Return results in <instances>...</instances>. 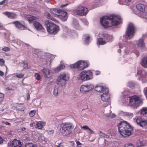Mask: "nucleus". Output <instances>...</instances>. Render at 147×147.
Masks as SVG:
<instances>
[{"label": "nucleus", "mask_w": 147, "mask_h": 147, "mask_svg": "<svg viewBox=\"0 0 147 147\" xmlns=\"http://www.w3.org/2000/svg\"><path fill=\"white\" fill-rule=\"evenodd\" d=\"M10 50V49L8 47H5L3 48L2 49V50L3 51H4L5 52L8 51H9Z\"/></svg>", "instance_id": "47"}, {"label": "nucleus", "mask_w": 147, "mask_h": 147, "mask_svg": "<svg viewBox=\"0 0 147 147\" xmlns=\"http://www.w3.org/2000/svg\"><path fill=\"white\" fill-rule=\"evenodd\" d=\"M144 93L145 94L147 98V87L145 88L144 90Z\"/></svg>", "instance_id": "55"}, {"label": "nucleus", "mask_w": 147, "mask_h": 147, "mask_svg": "<svg viewBox=\"0 0 147 147\" xmlns=\"http://www.w3.org/2000/svg\"><path fill=\"white\" fill-rule=\"evenodd\" d=\"M67 14L66 11L60 9L57 17H59L62 21H65L67 18Z\"/></svg>", "instance_id": "17"}, {"label": "nucleus", "mask_w": 147, "mask_h": 147, "mask_svg": "<svg viewBox=\"0 0 147 147\" xmlns=\"http://www.w3.org/2000/svg\"><path fill=\"white\" fill-rule=\"evenodd\" d=\"M34 25L38 30H41L44 31L45 30L42 27V25L39 22L35 21L34 23Z\"/></svg>", "instance_id": "21"}, {"label": "nucleus", "mask_w": 147, "mask_h": 147, "mask_svg": "<svg viewBox=\"0 0 147 147\" xmlns=\"http://www.w3.org/2000/svg\"><path fill=\"white\" fill-rule=\"evenodd\" d=\"M26 18H27L30 22H32L33 20H36V17L31 15H27Z\"/></svg>", "instance_id": "28"}, {"label": "nucleus", "mask_w": 147, "mask_h": 147, "mask_svg": "<svg viewBox=\"0 0 147 147\" xmlns=\"http://www.w3.org/2000/svg\"><path fill=\"white\" fill-rule=\"evenodd\" d=\"M45 17L49 19H51L55 21H56L55 19L53 18L52 17L50 14L48 12H47L45 13Z\"/></svg>", "instance_id": "30"}, {"label": "nucleus", "mask_w": 147, "mask_h": 147, "mask_svg": "<svg viewBox=\"0 0 147 147\" xmlns=\"http://www.w3.org/2000/svg\"><path fill=\"white\" fill-rule=\"evenodd\" d=\"M41 71L42 73L43 76L45 78L48 79L52 77V73L50 69L44 68Z\"/></svg>", "instance_id": "15"}, {"label": "nucleus", "mask_w": 147, "mask_h": 147, "mask_svg": "<svg viewBox=\"0 0 147 147\" xmlns=\"http://www.w3.org/2000/svg\"><path fill=\"white\" fill-rule=\"evenodd\" d=\"M7 0H4L3 1L0 2V5H3V4L5 3L6 2V4L7 3Z\"/></svg>", "instance_id": "51"}, {"label": "nucleus", "mask_w": 147, "mask_h": 147, "mask_svg": "<svg viewBox=\"0 0 147 147\" xmlns=\"http://www.w3.org/2000/svg\"><path fill=\"white\" fill-rule=\"evenodd\" d=\"M118 128L119 133L124 137H129L133 133L132 128L125 122H121L118 125Z\"/></svg>", "instance_id": "2"}, {"label": "nucleus", "mask_w": 147, "mask_h": 147, "mask_svg": "<svg viewBox=\"0 0 147 147\" xmlns=\"http://www.w3.org/2000/svg\"><path fill=\"white\" fill-rule=\"evenodd\" d=\"M4 94H3L0 92V101H2L3 99Z\"/></svg>", "instance_id": "48"}, {"label": "nucleus", "mask_w": 147, "mask_h": 147, "mask_svg": "<svg viewBox=\"0 0 147 147\" xmlns=\"http://www.w3.org/2000/svg\"><path fill=\"white\" fill-rule=\"evenodd\" d=\"M3 13L10 19H16L17 17V15L13 12H11L9 11H5L3 12Z\"/></svg>", "instance_id": "20"}, {"label": "nucleus", "mask_w": 147, "mask_h": 147, "mask_svg": "<svg viewBox=\"0 0 147 147\" xmlns=\"http://www.w3.org/2000/svg\"><path fill=\"white\" fill-rule=\"evenodd\" d=\"M38 139L40 140L43 142V141H45V138L43 136L40 135L39 136Z\"/></svg>", "instance_id": "44"}, {"label": "nucleus", "mask_w": 147, "mask_h": 147, "mask_svg": "<svg viewBox=\"0 0 147 147\" xmlns=\"http://www.w3.org/2000/svg\"><path fill=\"white\" fill-rule=\"evenodd\" d=\"M93 89V86L91 84H85L82 85L80 88V92L83 94H86L90 91Z\"/></svg>", "instance_id": "12"}, {"label": "nucleus", "mask_w": 147, "mask_h": 147, "mask_svg": "<svg viewBox=\"0 0 147 147\" xmlns=\"http://www.w3.org/2000/svg\"><path fill=\"white\" fill-rule=\"evenodd\" d=\"M141 64L144 67L147 68V56L142 59Z\"/></svg>", "instance_id": "27"}, {"label": "nucleus", "mask_w": 147, "mask_h": 147, "mask_svg": "<svg viewBox=\"0 0 147 147\" xmlns=\"http://www.w3.org/2000/svg\"><path fill=\"white\" fill-rule=\"evenodd\" d=\"M131 0H125V2L123 3V4L125 5H127L128 3L130 2Z\"/></svg>", "instance_id": "56"}, {"label": "nucleus", "mask_w": 147, "mask_h": 147, "mask_svg": "<svg viewBox=\"0 0 147 147\" xmlns=\"http://www.w3.org/2000/svg\"><path fill=\"white\" fill-rule=\"evenodd\" d=\"M95 90L99 93L109 92V90L107 87L101 86H96L95 88Z\"/></svg>", "instance_id": "18"}, {"label": "nucleus", "mask_w": 147, "mask_h": 147, "mask_svg": "<svg viewBox=\"0 0 147 147\" xmlns=\"http://www.w3.org/2000/svg\"><path fill=\"white\" fill-rule=\"evenodd\" d=\"M68 5V3H67V4H66L65 5H61L60 6V7H61V8L64 7H66V6H67Z\"/></svg>", "instance_id": "59"}, {"label": "nucleus", "mask_w": 147, "mask_h": 147, "mask_svg": "<svg viewBox=\"0 0 147 147\" xmlns=\"http://www.w3.org/2000/svg\"><path fill=\"white\" fill-rule=\"evenodd\" d=\"M92 74L90 70L84 71L78 75V80L84 81L92 79Z\"/></svg>", "instance_id": "5"}, {"label": "nucleus", "mask_w": 147, "mask_h": 147, "mask_svg": "<svg viewBox=\"0 0 147 147\" xmlns=\"http://www.w3.org/2000/svg\"><path fill=\"white\" fill-rule=\"evenodd\" d=\"M4 73L2 71L0 70V76H3L4 75Z\"/></svg>", "instance_id": "61"}, {"label": "nucleus", "mask_w": 147, "mask_h": 147, "mask_svg": "<svg viewBox=\"0 0 147 147\" xmlns=\"http://www.w3.org/2000/svg\"><path fill=\"white\" fill-rule=\"evenodd\" d=\"M136 30L134 24L131 23H129L126 32L127 38L129 39L132 38L134 35Z\"/></svg>", "instance_id": "8"}, {"label": "nucleus", "mask_w": 147, "mask_h": 147, "mask_svg": "<svg viewBox=\"0 0 147 147\" xmlns=\"http://www.w3.org/2000/svg\"><path fill=\"white\" fill-rule=\"evenodd\" d=\"M136 8L139 11H140V13H139L134 11L135 13L141 18L147 19V13L144 12L146 9V5L142 4H138L136 5Z\"/></svg>", "instance_id": "7"}, {"label": "nucleus", "mask_w": 147, "mask_h": 147, "mask_svg": "<svg viewBox=\"0 0 147 147\" xmlns=\"http://www.w3.org/2000/svg\"><path fill=\"white\" fill-rule=\"evenodd\" d=\"M100 22L103 27L107 28L120 24L121 22V18L119 16L112 14L102 17L101 18Z\"/></svg>", "instance_id": "1"}, {"label": "nucleus", "mask_w": 147, "mask_h": 147, "mask_svg": "<svg viewBox=\"0 0 147 147\" xmlns=\"http://www.w3.org/2000/svg\"><path fill=\"white\" fill-rule=\"evenodd\" d=\"M128 43L127 42L125 41L124 42L123 41L122 44H120L119 45L120 48H122L123 46L126 47L128 45Z\"/></svg>", "instance_id": "37"}, {"label": "nucleus", "mask_w": 147, "mask_h": 147, "mask_svg": "<svg viewBox=\"0 0 147 147\" xmlns=\"http://www.w3.org/2000/svg\"><path fill=\"white\" fill-rule=\"evenodd\" d=\"M100 72L99 71H95V74L96 75H98L100 74Z\"/></svg>", "instance_id": "60"}, {"label": "nucleus", "mask_w": 147, "mask_h": 147, "mask_svg": "<svg viewBox=\"0 0 147 147\" xmlns=\"http://www.w3.org/2000/svg\"><path fill=\"white\" fill-rule=\"evenodd\" d=\"M124 147H134V146L131 144L127 143L125 145Z\"/></svg>", "instance_id": "46"}, {"label": "nucleus", "mask_w": 147, "mask_h": 147, "mask_svg": "<svg viewBox=\"0 0 147 147\" xmlns=\"http://www.w3.org/2000/svg\"><path fill=\"white\" fill-rule=\"evenodd\" d=\"M113 38V36L111 35L108 34L105 35L104 37V39L107 40L108 41H111Z\"/></svg>", "instance_id": "32"}, {"label": "nucleus", "mask_w": 147, "mask_h": 147, "mask_svg": "<svg viewBox=\"0 0 147 147\" xmlns=\"http://www.w3.org/2000/svg\"><path fill=\"white\" fill-rule=\"evenodd\" d=\"M34 76L36 80H39L40 79V76L37 73H36L35 74Z\"/></svg>", "instance_id": "41"}, {"label": "nucleus", "mask_w": 147, "mask_h": 147, "mask_svg": "<svg viewBox=\"0 0 147 147\" xmlns=\"http://www.w3.org/2000/svg\"><path fill=\"white\" fill-rule=\"evenodd\" d=\"M45 24L47 26V30L48 32L55 34L58 32V26L50 21H46Z\"/></svg>", "instance_id": "6"}, {"label": "nucleus", "mask_w": 147, "mask_h": 147, "mask_svg": "<svg viewBox=\"0 0 147 147\" xmlns=\"http://www.w3.org/2000/svg\"><path fill=\"white\" fill-rule=\"evenodd\" d=\"M141 113L143 115L147 114V107H144L142 108Z\"/></svg>", "instance_id": "35"}, {"label": "nucleus", "mask_w": 147, "mask_h": 147, "mask_svg": "<svg viewBox=\"0 0 147 147\" xmlns=\"http://www.w3.org/2000/svg\"><path fill=\"white\" fill-rule=\"evenodd\" d=\"M128 86L130 88L133 87L134 86V84L131 82H129L128 83Z\"/></svg>", "instance_id": "49"}, {"label": "nucleus", "mask_w": 147, "mask_h": 147, "mask_svg": "<svg viewBox=\"0 0 147 147\" xmlns=\"http://www.w3.org/2000/svg\"><path fill=\"white\" fill-rule=\"evenodd\" d=\"M81 127L82 129H84L85 130L88 129H89V127L87 125H84L83 126H81Z\"/></svg>", "instance_id": "53"}, {"label": "nucleus", "mask_w": 147, "mask_h": 147, "mask_svg": "<svg viewBox=\"0 0 147 147\" xmlns=\"http://www.w3.org/2000/svg\"><path fill=\"white\" fill-rule=\"evenodd\" d=\"M5 62V61L3 59H0V65L3 66L4 65L5 66L6 69H7V66L5 65H4Z\"/></svg>", "instance_id": "38"}, {"label": "nucleus", "mask_w": 147, "mask_h": 147, "mask_svg": "<svg viewBox=\"0 0 147 147\" xmlns=\"http://www.w3.org/2000/svg\"><path fill=\"white\" fill-rule=\"evenodd\" d=\"M12 24L15 25L16 26L18 29L20 30H24L26 29V28L24 25L21 24L19 22L16 21L13 22Z\"/></svg>", "instance_id": "19"}, {"label": "nucleus", "mask_w": 147, "mask_h": 147, "mask_svg": "<svg viewBox=\"0 0 147 147\" xmlns=\"http://www.w3.org/2000/svg\"><path fill=\"white\" fill-rule=\"evenodd\" d=\"M88 12V9L87 8L81 6H79L76 10L74 11L75 14L80 16L86 15Z\"/></svg>", "instance_id": "13"}, {"label": "nucleus", "mask_w": 147, "mask_h": 147, "mask_svg": "<svg viewBox=\"0 0 147 147\" xmlns=\"http://www.w3.org/2000/svg\"><path fill=\"white\" fill-rule=\"evenodd\" d=\"M129 98V105L131 107L137 108L142 104V96L134 95Z\"/></svg>", "instance_id": "4"}, {"label": "nucleus", "mask_w": 147, "mask_h": 147, "mask_svg": "<svg viewBox=\"0 0 147 147\" xmlns=\"http://www.w3.org/2000/svg\"><path fill=\"white\" fill-rule=\"evenodd\" d=\"M57 147H64V146L62 144H61V143H60L59 145L57 146Z\"/></svg>", "instance_id": "64"}, {"label": "nucleus", "mask_w": 147, "mask_h": 147, "mask_svg": "<svg viewBox=\"0 0 147 147\" xmlns=\"http://www.w3.org/2000/svg\"><path fill=\"white\" fill-rule=\"evenodd\" d=\"M71 67L73 68H78L80 70L84 69L88 67V64L82 61H79L76 63L70 65Z\"/></svg>", "instance_id": "11"}, {"label": "nucleus", "mask_w": 147, "mask_h": 147, "mask_svg": "<svg viewBox=\"0 0 147 147\" xmlns=\"http://www.w3.org/2000/svg\"><path fill=\"white\" fill-rule=\"evenodd\" d=\"M30 94L29 93H28L27 94V99L28 100H29V99L30 98Z\"/></svg>", "instance_id": "62"}, {"label": "nucleus", "mask_w": 147, "mask_h": 147, "mask_svg": "<svg viewBox=\"0 0 147 147\" xmlns=\"http://www.w3.org/2000/svg\"><path fill=\"white\" fill-rule=\"evenodd\" d=\"M107 115L109 117L111 118H113L116 117V115L112 113H111L109 114H108Z\"/></svg>", "instance_id": "42"}, {"label": "nucleus", "mask_w": 147, "mask_h": 147, "mask_svg": "<svg viewBox=\"0 0 147 147\" xmlns=\"http://www.w3.org/2000/svg\"><path fill=\"white\" fill-rule=\"evenodd\" d=\"M54 131L53 130H48L47 132L49 135H51L54 133Z\"/></svg>", "instance_id": "54"}, {"label": "nucleus", "mask_w": 147, "mask_h": 147, "mask_svg": "<svg viewBox=\"0 0 147 147\" xmlns=\"http://www.w3.org/2000/svg\"><path fill=\"white\" fill-rule=\"evenodd\" d=\"M26 147H37V146L34 144L32 143H28L26 144L25 145Z\"/></svg>", "instance_id": "36"}, {"label": "nucleus", "mask_w": 147, "mask_h": 147, "mask_svg": "<svg viewBox=\"0 0 147 147\" xmlns=\"http://www.w3.org/2000/svg\"><path fill=\"white\" fill-rule=\"evenodd\" d=\"M98 134L99 135L100 138H108L109 137V136L108 135L102 132L101 131H98Z\"/></svg>", "instance_id": "26"}, {"label": "nucleus", "mask_w": 147, "mask_h": 147, "mask_svg": "<svg viewBox=\"0 0 147 147\" xmlns=\"http://www.w3.org/2000/svg\"><path fill=\"white\" fill-rule=\"evenodd\" d=\"M88 133L90 134H94V131L92 130L91 129L89 128V129H88Z\"/></svg>", "instance_id": "52"}, {"label": "nucleus", "mask_w": 147, "mask_h": 147, "mask_svg": "<svg viewBox=\"0 0 147 147\" xmlns=\"http://www.w3.org/2000/svg\"><path fill=\"white\" fill-rule=\"evenodd\" d=\"M137 74L140 75L141 77L138 79L139 80H142L143 82L147 81V73L145 71L140 70L138 71Z\"/></svg>", "instance_id": "14"}, {"label": "nucleus", "mask_w": 147, "mask_h": 147, "mask_svg": "<svg viewBox=\"0 0 147 147\" xmlns=\"http://www.w3.org/2000/svg\"><path fill=\"white\" fill-rule=\"evenodd\" d=\"M127 115L129 117H132L133 116V114L132 113H127Z\"/></svg>", "instance_id": "57"}, {"label": "nucleus", "mask_w": 147, "mask_h": 147, "mask_svg": "<svg viewBox=\"0 0 147 147\" xmlns=\"http://www.w3.org/2000/svg\"><path fill=\"white\" fill-rule=\"evenodd\" d=\"M60 132L63 136H68L72 133L74 126L72 123H66L60 125Z\"/></svg>", "instance_id": "3"}, {"label": "nucleus", "mask_w": 147, "mask_h": 147, "mask_svg": "<svg viewBox=\"0 0 147 147\" xmlns=\"http://www.w3.org/2000/svg\"><path fill=\"white\" fill-rule=\"evenodd\" d=\"M97 42L99 45H103L105 44L107 42L104 40L102 38H98Z\"/></svg>", "instance_id": "29"}, {"label": "nucleus", "mask_w": 147, "mask_h": 147, "mask_svg": "<svg viewBox=\"0 0 147 147\" xmlns=\"http://www.w3.org/2000/svg\"><path fill=\"white\" fill-rule=\"evenodd\" d=\"M138 47L141 49H142L145 47V45L143 39H140L137 43Z\"/></svg>", "instance_id": "23"}, {"label": "nucleus", "mask_w": 147, "mask_h": 147, "mask_svg": "<svg viewBox=\"0 0 147 147\" xmlns=\"http://www.w3.org/2000/svg\"><path fill=\"white\" fill-rule=\"evenodd\" d=\"M58 94V88L55 86L53 91V94L55 96H57Z\"/></svg>", "instance_id": "33"}, {"label": "nucleus", "mask_w": 147, "mask_h": 147, "mask_svg": "<svg viewBox=\"0 0 147 147\" xmlns=\"http://www.w3.org/2000/svg\"><path fill=\"white\" fill-rule=\"evenodd\" d=\"M24 75L22 74H19L16 75V76L18 78H22L23 77Z\"/></svg>", "instance_id": "50"}, {"label": "nucleus", "mask_w": 147, "mask_h": 147, "mask_svg": "<svg viewBox=\"0 0 147 147\" xmlns=\"http://www.w3.org/2000/svg\"><path fill=\"white\" fill-rule=\"evenodd\" d=\"M45 122L40 121L36 123L37 127L38 129H41L45 125Z\"/></svg>", "instance_id": "25"}, {"label": "nucleus", "mask_w": 147, "mask_h": 147, "mask_svg": "<svg viewBox=\"0 0 147 147\" xmlns=\"http://www.w3.org/2000/svg\"><path fill=\"white\" fill-rule=\"evenodd\" d=\"M76 144H77L78 146V147H80V146L81 145V144L80 142L79 141H77L76 142Z\"/></svg>", "instance_id": "58"}, {"label": "nucleus", "mask_w": 147, "mask_h": 147, "mask_svg": "<svg viewBox=\"0 0 147 147\" xmlns=\"http://www.w3.org/2000/svg\"><path fill=\"white\" fill-rule=\"evenodd\" d=\"M69 78L67 75L64 73L60 75L57 78V83L61 86H65L66 84V81L68 80Z\"/></svg>", "instance_id": "10"}, {"label": "nucleus", "mask_w": 147, "mask_h": 147, "mask_svg": "<svg viewBox=\"0 0 147 147\" xmlns=\"http://www.w3.org/2000/svg\"><path fill=\"white\" fill-rule=\"evenodd\" d=\"M22 64L24 65L23 67L24 68L28 69L30 68V66H28V63L24 61L22 63Z\"/></svg>", "instance_id": "40"}, {"label": "nucleus", "mask_w": 147, "mask_h": 147, "mask_svg": "<svg viewBox=\"0 0 147 147\" xmlns=\"http://www.w3.org/2000/svg\"><path fill=\"white\" fill-rule=\"evenodd\" d=\"M60 9H58L52 8L50 9V11L51 13L57 17L59 13L60 12Z\"/></svg>", "instance_id": "24"}, {"label": "nucleus", "mask_w": 147, "mask_h": 147, "mask_svg": "<svg viewBox=\"0 0 147 147\" xmlns=\"http://www.w3.org/2000/svg\"><path fill=\"white\" fill-rule=\"evenodd\" d=\"M84 42L85 44H87L90 42V37L88 35H85Z\"/></svg>", "instance_id": "34"}, {"label": "nucleus", "mask_w": 147, "mask_h": 147, "mask_svg": "<svg viewBox=\"0 0 147 147\" xmlns=\"http://www.w3.org/2000/svg\"><path fill=\"white\" fill-rule=\"evenodd\" d=\"M21 130L22 132H23L26 130V128L24 127H23L21 128Z\"/></svg>", "instance_id": "63"}, {"label": "nucleus", "mask_w": 147, "mask_h": 147, "mask_svg": "<svg viewBox=\"0 0 147 147\" xmlns=\"http://www.w3.org/2000/svg\"><path fill=\"white\" fill-rule=\"evenodd\" d=\"M36 111L34 110H32L29 113L30 116L32 117H33L35 114Z\"/></svg>", "instance_id": "43"}, {"label": "nucleus", "mask_w": 147, "mask_h": 147, "mask_svg": "<svg viewBox=\"0 0 147 147\" xmlns=\"http://www.w3.org/2000/svg\"><path fill=\"white\" fill-rule=\"evenodd\" d=\"M103 94L101 95V99L103 101L107 102V105L109 104L110 103V96L108 94V92H104Z\"/></svg>", "instance_id": "16"}, {"label": "nucleus", "mask_w": 147, "mask_h": 147, "mask_svg": "<svg viewBox=\"0 0 147 147\" xmlns=\"http://www.w3.org/2000/svg\"><path fill=\"white\" fill-rule=\"evenodd\" d=\"M65 67V66L64 65H61L60 66H59L56 69V70L57 71H59L60 70H61Z\"/></svg>", "instance_id": "39"}, {"label": "nucleus", "mask_w": 147, "mask_h": 147, "mask_svg": "<svg viewBox=\"0 0 147 147\" xmlns=\"http://www.w3.org/2000/svg\"><path fill=\"white\" fill-rule=\"evenodd\" d=\"M133 121L142 128H147V120L143 119L140 116H137L133 119Z\"/></svg>", "instance_id": "9"}, {"label": "nucleus", "mask_w": 147, "mask_h": 147, "mask_svg": "<svg viewBox=\"0 0 147 147\" xmlns=\"http://www.w3.org/2000/svg\"><path fill=\"white\" fill-rule=\"evenodd\" d=\"M23 138L24 140L28 141H30L31 140V138L28 136L24 137Z\"/></svg>", "instance_id": "45"}, {"label": "nucleus", "mask_w": 147, "mask_h": 147, "mask_svg": "<svg viewBox=\"0 0 147 147\" xmlns=\"http://www.w3.org/2000/svg\"><path fill=\"white\" fill-rule=\"evenodd\" d=\"M13 147H22L21 142L19 140L14 139L12 142Z\"/></svg>", "instance_id": "22"}, {"label": "nucleus", "mask_w": 147, "mask_h": 147, "mask_svg": "<svg viewBox=\"0 0 147 147\" xmlns=\"http://www.w3.org/2000/svg\"><path fill=\"white\" fill-rule=\"evenodd\" d=\"M129 96L127 95H123V96L122 102L123 103H125L127 102Z\"/></svg>", "instance_id": "31"}]
</instances>
